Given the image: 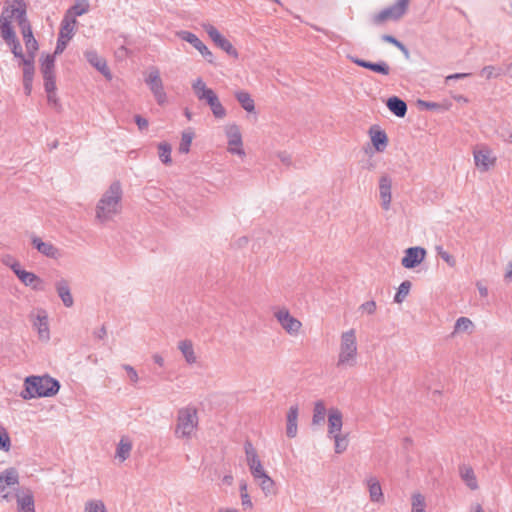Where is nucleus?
<instances>
[{
  "label": "nucleus",
  "instance_id": "obj_1",
  "mask_svg": "<svg viewBox=\"0 0 512 512\" xmlns=\"http://www.w3.org/2000/svg\"><path fill=\"white\" fill-rule=\"evenodd\" d=\"M0 39L14 57L36 56L39 45L27 18L24 0H5L0 14Z\"/></svg>",
  "mask_w": 512,
  "mask_h": 512
},
{
  "label": "nucleus",
  "instance_id": "obj_2",
  "mask_svg": "<svg viewBox=\"0 0 512 512\" xmlns=\"http://www.w3.org/2000/svg\"><path fill=\"white\" fill-rule=\"evenodd\" d=\"M123 190L119 181H114L102 194L95 208V219L106 224L113 221L122 211Z\"/></svg>",
  "mask_w": 512,
  "mask_h": 512
},
{
  "label": "nucleus",
  "instance_id": "obj_3",
  "mask_svg": "<svg viewBox=\"0 0 512 512\" xmlns=\"http://www.w3.org/2000/svg\"><path fill=\"white\" fill-rule=\"evenodd\" d=\"M198 411L194 406L188 405L178 410L174 435L177 439L190 440L198 430Z\"/></svg>",
  "mask_w": 512,
  "mask_h": 512
},
{
  "label": "nucleus",
  "instance_id": "obj_4",
  "mask_svg": "<svg viewBox=\"0 0 512 512\" xmlns=\"http://www.w3.org/2000/svg\"><path fill=\"white\" fill-rule=\"evenodd\" d=\"M358 347L356 331L350 329L342 332L336 366L338 368H352L357 365Z\"/></svg>",
  "mask_w": 512,
  "mask_h": 512
},
{
  "label": "nucleus",
  "instance_id": "obj_5",
  "mask_svg": "<svg viewBox=\"0 0 512 512\" xmlns=\"http://www.w3.org/2000/svg\"><path fill=\"white\" fill-rule=\"evenodd\" d=\"M192 89L199 101H204L211 109L212 114L217 119L226 117L227 112L220 102L215 91L207 87L202 78H197L192 83Z\"/></svg>",
  "mask_w": 512,
  "mask_h": 512
},
{
  "label": "nucleus",
  "instance_id": "obj_6",
  "mask_svg": "<svg viewBox=\"0 0 512 512\" xmlns=\"http://www.w3.org/2000/svg\"><path fill=\"white\" fill-rule=\"evenodd\" d=\"M410 0H397L393 5L375 14L372 21L375 25H381L389 20L397 21L407 12Z\"/></svg>",
  "mask_w": 512,
  "mask_h": 512
},
{
  "label": "nucleus",
  "instance_id": "obj_7",
  "mask_svg": "<svg viewBox=\"0 0 512 512\" xmlns=\"http://www.w3.org/2000/svg\"><path fill=\"white\" fill-rule=\"evenodd\" d=\"M145 83L151 90L156 102L164 105L167 102V95L164 90L163 81L160 77V71L156 67H151L146 74Z\"/></svg>",
  "mask_w": 512,
  "mask_h": 512
},
{
  "label": "nucleus",
  "instance_id": "obj_8",
  "mask_svg": "<svg viewBox=\"0 0 512 512\" xmlns=\"http://www.w3.org/2000/svg\"><path fill=\"white\" fill-rule=\"evenodd\" d=\"M29 319L38 333L39 340L48 342L50 340V329L47 311L37 308L29 314Z\"/></svg>",
  "mask_w": 512,
  "mask_h": 512
},
{
  "label": "nucleus",
  "instance_id": "obj_9",
  "mask_svg": "<svg viewBox=\"0 0 512 512\" xmlns=\"http://www.w3.org/2000/svg\"><path fill=\"white\" fill-rule=\"evenodd\" d=\"M474 163L481 172H487L496 164L497 157L491 148L486 145H480L473 150Z\"/></svg>",
  "mask_w": 512,
  "mask_h": 512
},
{
  "label": "nucleus",
  "instance_id": "obj_10",
  "mask_svg": "<svg viewBox=\"0 0 512 512\" xmlns=\"http://www.w3.org/2000/svg\"><path fill=\"white\" fill-rule=\"evenodd\" d=\"M274 317L281 327L291 336H297L302 328L300 320L292 316L288 309L280 308L274 312Z\"/></svg>",
  "mask_w": 512,
  "mask_h": 512
},
{
  "label": "nucleus",
  "instance_id": "obj_11",
  "mask_svg": "<svg viewBox=\"0 0 512 512\" xmlns=\"http://www.w3.org/2000/svg\"><path fill=\"white\" fill-rule=\"evenodd\" d=\"M75 24H76V19L74 17H70V16L66 15L63 18V20L61 22L59 36L57 39V44H56L54 54H61L65 50V48L68 44V41L74 35Z\"/></svg>",
  "mask_w": 512,
  "mask_h": 512
},
{
  "label": "nucleus",
  "instance_id": "obj_12",
  "mask_svg": "<svg viewBox=\"0 0 512 512\" xmlns=\"http://www.w3.org/2000/svg\"><path fill=\"white\" fill-rule=\"evenodd\" d=\"M225 133L228 139V152L231 154H237L241 157H244L245 151L243 149L242 135L238 125H227L225 128Z\"/></svg>",
  "mask_w": 512,
  "mask_h": 512
},
{
  "label": "nucleus",
  "instance_id": "obj_13",
  "mask_svg": "<svg viewBox=\"0 0 512 512\" xmlns=\"http://www.w3.org/2000/svg\"><path fill=\"white\" fill-rule=\"evenodd\" d=\"M244 450L246 455V462L253 479L266 473L267 471L264 469L262 461L260 460L257 451L251 442H246L244 444Z\"/></svg>",
  "mask_w": 512,
  "mask_h": 512
},
{
  "label": "nucleus",
  "instance_id": "obj_14",
  "mask_svg": "<svg viewBox=\"0 0 512 512\" xmlns=\"http://www.w3.org/2000/svg\"><path fill=\"white\" fill-rule=\"evenodd\" d=\"M178 36L180 39L190 43L195 49H197L209 63H213L214 56L212 52L195 34L189 31H180L178 32Z\"/></svg>",
  "mask_w": 512,
  "mask_h": 512
},
{
  "label": "nucleus",
  "instance_id": "obj_15",
  "mask_svg": "<svg viewBox=\"0 0 512 512\" xmlns=\"http://www.w3.org/2000/svg\"><path fill=\"white\" fill-rule=\"evenodd\" d=\"M426 256V250L422 247H410L405 250V255L401 260L403 267L412 269L419 265Z\"/></svg>",
  "mask_w": 512,
  "mask_h": 512
},
{
  "label": "nucleus",
  "instance_id": "obj_16",
  "mask_svg": "<svg viewBox=\"0 0 512 512\" xmlns=\"http://www.w3.org/2000/svg\"><path fill=\"white\" fill-rule=\"evenodd\" d=\"M392 179L388 175H382L379 179V194L381 199V206L384 210L390 209L392 200Z\"/></svg>",
  "mask_w": 512,
  "mask_h": 512
},
{
  "label": "nucleus",
  "instance_id": "obj_17",
  "mask_svg": "<svg viewBox=\"0 0 512 512\" xmlns=\"http://www.w3.org/2000/svg\"><path fill=\"white\" fill-rule=\"evenodd\" d=\"M32 245L41 254L46 257L57 259L60 257V251L51 242H44L38 236H32Z\"/></svg>",
  "mask_w": 512,
  "mask_h": 512
},
{
  "label": "nucleus",
  "instance_id": "obj_18",
  "mask_svg": "<svg viewBox=\"0 0 512 512\" xmlns=\"http://www.w3.org/2000/svg\"><path fill=\"white\" fill-rule=\"evenodd\" d=\"M343 426V416L339 409L331 408L328 411V437L340 434Z\"/></svg>",
  "mask_w": 512,
  "mask_h": 512
},
{
  "label": "nucleus",
  "instance_id": "obj_19",
  "mask_svg": "<svg viewBox=\"0 0 512 512\" xmlns=\"http://www.w3.org/2000/svg\"><path fill=\"white\" fill-rule=\"evenodd\" d=\"M369 136L373 147L377 152H383L388 145V137L384 130L373 125L369 129Z\"/></svg>",
  "mask_w": 512,
  "mask_h": 512
},
{
  "label": "nucleus",
  "instance_id": "obj_20",
  "mask_svg": "<svg viewBox=\"0 0 512 512\" xmlns=\"http://www.w3.org/2000/svg\"><path fill=\"white\" fill-rule=\"evenodd\" d=\"M87 61L102 73L108 80L112 78L111 72L107 67L106 60L100 57L95 50H87L85 52Z\"/></svg>",
  "mask_w": 512,
  "mask_h": 512
},
{
  "label": "nucleus",
  "instance_id": "obj_21",
  "mask_svg": "<svg viewBox=\"0 0 512 512\" xmlns=\"http://www.w3.org/2000/svg\"><path fill=\"white\" fill-rule=\"evenodd\" d=\"M15 274L19 280L26 286L34 290L41 291L44 289V282L36 274L26 270H15Z\"/></svg>",
  "mask_w": 512,
  "mask_h": 512
},
{
  "label": "nucleus",
  "instance_id": "obj_22",
  "mask_svg": "<svg viewBox=\"0 0 512 512\" xmlns=\"http://www.w3.org/2000/svg\"><path fill=\"white\" fill-rule=\"evenodd\" d=\"M365 483L368 488L371 502L379 504L384 503V494L379 480L374 476H370L365 480Z\"/></svg>",
  "mask_w": 512,
  "mask_h": 512
},
{
  "label": "nucleus",
  "instance_id": "obj_23",
  "mask_svg": "<svg viewBox=\"0 0 512 512\" xmlns=\"http://www.w3.org/2000/svg\"><path fill=\"white\" fill-rule=\"evenodd\" d=\"M352 62L356 65L369 69L375 73L382 74V75H389L390 73V66L385 61H379L377 63L369 62L360 58H351Z\"/></svg>",
  "mask_w": 512,
  "mask_h": 512
},
{
  "label": "nucleus",
  "instance_id": "obj_24",
  "mask_svg": "<svg viewBox=\"0 0 512 512\" xmlns=\"http://www.w3.org/2000/svg\"><path fill=\"white\" fill-rule=\"evenodd\" d=\"M55 289L57 291L58 296L62 300L65 307H72L74 304V299L70 291V286L67 280L60 279L55 283Z\"/></svg>",
  "mask_w": 512,
  "mask_h": 512
},
{
  "label": "nucleus",
  "instance_id": "obj_25",
  "mask_svg": "<svg viewBox=\"0 0 512 512\" xmlns=\"http://www.w3.org/2000/svg\"><path fill=\"white\" fill-rule=\"evenodd\" d=\"M255 482L258 484L262 492L265 496H273L277 493L276 483L275 481L268 475V473H264L258 477H256Z\"/></svg>",
  "mask_w": 512,
  "mask_h": 512
},
{
  "label": "nucleus",
  "instance_id": "obj_26",
  "mask_svg": "<svg viewBox=\"0 0 512 512\" xmlns=\"http://www.w3.org/2000/svg\"><path fill=\"white\" fill-rule=\"evenodd\" d=\"M459 474L464 483L471 489H478V482L474 470L469 465H461L459 467Z\"/></svg>",
  "mask_w": 512,
  "mask_h": 512
},
{
  "label": "nucleus",
  "instance_id": "obj_27",
  "mask_svg": "<svg viewBox=\"0 0 512 512\" xmlns=\"http://www.w3.org/2000/svg\"><path fill=\"white\" fill-rule=\"evenodd\" d=\"M19 482V475L15 468L10 467L0 473V489L3 491L7 486H14Z\"/></svg>",
  "mask_w": 512,
  "mask_h": 512
},
{
  "label": "nucleus",
  "instance_id": "obj_28",
  "mask_svg": "<svg viewBox=\"0 0 512 512\" xmlns=\"http://www.w3.org/2000/svg\"><path fill=\"white\" fill-rule=\"evenodd\" d=\"M298 419V408L297 406H291L287 413V425H286V434L289 438H294L298 432L297 426Z\"/></svg>",
  "mask_w": 512,
  "mask_h": 512
},
{
  "label": "nucleus",
  "instance_id": "obj_29",
  "mask_svg": "<svg viewBox=\"0 0 512 512\" xmlns=\"http://www.w3.org/2000/svg\"><path fill=\"white\" fill-rule=\"evenodd\" d=\"M16 58L19 59V64L23 65V81H33L35 74V57L22 56Z\"/></svg>",
  "mask_w": 512,
  "mask_h": 512
},
{
  "label": "nucleus",
  "instance_id": "obj_30",
  "mask_svg": "<svg viewBox=\"0 0 512 512\" xmlns=\"http://www.w3.org/2000/svg\"><path fill=\"white\" fill-rule=\"evenodd\" d=\"M178 349L182 353L185 361L188 364H194L197 361V356L194 351L193 343L191 340L185 339L178 343Z\"/></svg>",
  "mask_w": 512,
  "mask_h": 512
},
{
  "label": "nucleus",
  "instance_id": "obj_31",
  "mask_svg": "<svg viewBox=\"0 0 512 512\" xmlns=\"http://www.w3.org/2000/svg\"><path fill=\"white\" fill-rule=\"evenodd\" d=\"M388 109L397 117H404L407 112L406 103L397 96L390 97L386 103Z\"/></svg>",
  "mask_w": 512,
  "mask_h": 512
},
{
  "label": "nucleus",
  "instance_id": "obj_32",
  "mask_svg": "<svg viewBox=\"0 0 512 512\" xmlns=\"http://www.w3.org/2000/svg\"><path fill=\"white\" fill-rule=\"evenodd\" d=\"M132 450V442L128 437H122L117 445L116 458L124 462L129 458Z\"/></svg>",
  "mask_w": 512,
  "mask_h": 512
},
{
  "label": "nucleus",
  "instance_id": "obj_33",
  "mask_svg": "<svg viewBox=\"0 0 512 512\" xmlns=\"http://www.w3.org/2000/svg\"><path fill=\"white\" fill-rule=\"evenodd\" d=\"M235 98L245 111L249 113L255 112L254 100L252 99L251 95L248 92L237 91L235 92Z\"/></svg>",
  "mask_w": 512,
  "mask_h": 512
},
{
  "label": "nucleus",
  "instance_id": "obj_34",
  "mask_svg": "<svg viewBox=\"0 0 512 512\" xmlns=\"http://www.w3.org/2000/svg\"><path fill=\"white\" fill-rule=\"evenodd\" d=\"M19 512H35L34 499L31 494H24L17 498Z\"/></svg>",
  "mask_w": 512,
  "mask_h": 512
},
{
  "label": "nucleus",
  "instance_id": "obj_35",
  "mask_svg": "<svg viewBox=\"0 0 512 512\" xmlns=\"http://www.w3.org/2000/svg\"><path fill=\"white\" fill-rule=\"evenodd\" d=\"M326 407L323 401H317L314 406L312 423L314 425H320L324 422L326 417Z\"/></svg>",
  "mask_w": 512,
  "mask_h": 512
},
{
  "label": "nucleus",
  "instance_id": "obj_36",
  "mask_svg": "<svg viewBox=\"0 0 512 512\" xmlns=\"http://www.w3.org/2000/svg\"><path fill=\"white\" fill-rule=\"evenodd\" d=\"M171 151H172V147L169 143H167V142L159 143L158 156L163 164L170 165L172 163Z\"/></svg>",
  "mask_w": 512,
  "mask_h": 512
},
{
  "label": "nucleus",
  "instance_id": "obj_37",
  "mask_svg": "<svg viewBox=\"0 0 512 512\" xmlns=\"http://www.w3.org/2000/svg\"><path fill=\"white\" fill-rule=\"evenodd\" d=\"M55 55L56 54H48L42 60L40 70L43 76L55 75Z\"/></svg>",
  "mask_w": 512,
  "mask_h": 512
},
{
  "label": "nucleus",
  "instance_id": "obj_38",
  "mask_svg": "<svg viewBox=\"0 0 512 512\" xmlns=\"http://www.w3.org/2000/svg\"><path fill=\"white\" fill-rule=\"evenodd\" d=\"M60 384L59 381L48 374L42 376H28L24 379V384Z\"/></svg>",
  "mask_w": 512,
  "mask_h": 512
},
{
  "label": "nucleus",
  "instance_id": "obj_39",
  "mask_svg": "<svg viewBox=\"0 0 512 512\" xmlns=\"http://www.w3.org/2000/svg\"><path fill=\"white\" fill-rule=\"evenodd\" d=\"M411 512H426L425 497L421 493H414L412 495Z\"/></svg>",
  "mask_w": 512,
  "mask_h": 512
},
{
  "label": "nucleus",
  "instance_id": "obj_40",
  "mask_svg": "<svg viewBox=\"0 0 512 512\" xmlns=\"http://www.w3.org/2000/svg\"><path fill=\"white\" fill-rule=\"evenodd\" d=\"M83 512H107V509L102 500L91 499L85 502Z\"/></svg>",
  "mask_w": 512,
  "mask_h": 512
},
{
  "label": "nucleus",
  "instance_id": "obj_41",
  "mask_svg": "<svg viewBox=\"0 0 512 512\" xmlns=\"http://www.w3.org/2000/svg\"><path fill=\"white\" fill-rule=\"evenodd\" d=\"M89 10L88 0H76L75 4L68 10L67 15L72 13L74 16H81Z\"/></svg>",
  "mask_w": 512,
  "mask_h": 512
},
{
  "label": "nucleus",
  "instance_id": "obj_42",
  "mask_svg": "<svg viewBox=\"0 0 512 512\" xmlns=\"http://www.w3.org/2000/svg\"><path fill=\"white\" fill-rule=\"evenodd\" d=\"M410 289H411V282L406 280V281H403L400 286L398 287V290L394 296V302L400 304L402 303L405 298L407 297V295L409 294L410 292Z\"/></svg>",
  "mask_w": 512,
  "mask_h": 512
},
{
  "label": "nucleus",
  "instance_id": "obj_43",
  "mask_svg": "<svg viewBox=\"0 0 512 512\" xmlns=\"http://www.w3.org/2000/svg\"><path fill=\"white\" fill-rule=\"evenodd\" d=\"M331 439L334 440V449H335V453L337 454H341L343 453L344 451H346L347 447H348V438H347V435H342L341 433L340 434H337V435H334V436H331L330 437Z\"/></svg>",
  "mask_w": 512,
  "mask_h": 512
},
{
  "label": "nucleus",
  "instance_id": "obj_44",
  "mask_svg": "<svg viewBox=\"0 0 512 512\" xmlns=\"http://www.w3.org/2000/svg\"><path fill=\"white\" fill-rule=\"evenodd\" d=\"M220 49L224 50L228 55L233 56L234 58L238 57L237 50L233 47L231 42L226 39L224 36L221 37L216 43H214Z\"/></svg>",
  "mask_w": 512,
  "mask_h": 512
},
{
  "label": "nucleus",
  "instance_id": "obj_45",
  "mask_svg": "<svg viewBox=\"0 0 512 512\" xmlns=\"http://www.w3.org/2000/svg\"><path fill=\"white\" fill-rule=\"evenodd\" d=\"M473 327L472 321L467 317H460L456 320L454 333L465 332Z\"/></svg>",
  "mask_w": 512,
  "mask_h": 512
},
{
  "label": "nucleus",
  "instance_id": "obj_46",
  "mask_svg": "<svg viewBox=\"0 0 512 512\" xmlns=\"http://www.w3.org/2000/svg\"><path fill=\"white\" fill-rule=\"evenodd\" d=\"M193 139V133L191 132H183L181 137V142L179 145V152L180 153H188L190 150V146Z\"/></svg>",
  "mask_w": 512,
  "mask_h": 512
},
{
  "label": "nucleus",
  "instance_id": "obj_47",
  "mask_svg": "<svg viewBox=\"0 0 512 512\" xmlns=\"http://www.w3.org/2000/svg\"><path fill=\"white\" fill-rule=\"evenodd\" d=\"M60 386H46L45 388H37L35 394L37 397H51L58 393Z\"/></svg>",
  "mask_w": 512,
  "mask_h": 512
},
{
  "label": "nucleus",
  "instance_id": "obj_48",
  "mask_svg": "<svg viewBox=\"0 0 512 512\" xmlns=\"http://www.w3.org/2000/svg\"><path fill=\"white\" fill-rule=\"evenodd\" d=\"M202 28L214 43H216L221 37H223L221 33L217 30V28L209 23H203Z\"/></svg>",
  "mask_w": 512,
  "mask_h": 512
},
{
  "label": "nucleus",
  "instance_id": "obj_49",
  "mask_svg": "<svg viewBox=\"0 0 512 512\" xmlns=\"http://www.w3.org/2000/svg\"><path fill=\"white\" fill-rule=\"evenodd\" d=\"M481 75L485 76L487 79L496 78L501 75H504L503 70L500 68H495L494 66H485L481 70Z\"/></svg>",
  "mask_w": 512,
  "mask_h": 512
},
{
  "label": "nucleus",
  "instance_id": "obj_50",
  "mask_svg": "<svg viewBox=\"0 0 512 512\" xmlns=\"http://www.w3.org/2000/svg\"><path fill=\"white\" fill-rule=\"evenodd\" d=\"M11 448V440L7 431L0 427V449L8 452Z\"/></svg>",
  "mask_w": 512,
  "mask_h": 512
},
{
  "label": "nucleus",
  "instance_id": "obj_51",
  "mask_svg": "<svg viewBox=\"0 0 512 512\" xmlns=\"http://www.w3.org/2000/svg\"><path fill=\"white\" fill-rule=\"evenodd\" d=\"M437 255L441 257L442 260H444L450 267H455L456 260L455 258L445 251L441 246L436 247Z\"/></svg>",
  "mask_w": 512,
  "mask_h": 512
},
{
  "label": "nucleus",
  "instance_id": "obj_52",
  "mask_svg": "<svg viewBox=\"0 0 512 512\" xmlns=\"http://www.w3.org/2000/svg\"><path fill=\"white\" fill-rule=\"evenodd\" d=\"M45 387L46 386H25V388L20 392V396L25 400L37 398V396L35 394V390L37 388H45Z\"/></svg>",
  "mask_w": 512,
  "mask_h": 512
},
{
  "label": "nucleus",
  "instance_id": "obj_53",
  "mask_svg": "<svg viewBox=\"0 0 512 512\" xmlns=\"http://www.w3.org/2000/svg\"><path fill=\"white\" fill-rule=\"evenodd\" d=\"M382 40L384 42L393 44L394 46H396L399 50H401L404 53L408 52L405 45L403 43H401L400 41H398L394 36L385 34L382 36Z\"/></svg>",
  "mask_w": 512,
  "mask_h": 512
},
{
  "label": "nucleus",
  "instance_id": "obj_54",
  "mask_svg": "<svg viewBox=\"0 0 512 512\" xmlns=\"http://www.w3.org/2000/svg\"><path fill=\"white\" fill-rule=\"evenodd\" d=\"M45 92L56 91L55 75L43 76Z\"/></svg>",
  "mask_w": 512,
  "mask_h": 512
},
{
  "label": "nucleus",
  "instance_id": "obj_55",
  "mask_svg": "<svg viewBox=\"0 0 512 512\" xmlns=\"http://www.w3.org/2000/svg\"><path fill=\"white\" fill-rule=\"evenodd\" d=\"M122 368L126 371L129 381H131L133 383H136L139 381L138 373L131 365L124 364V365H122Z\"/></svg>",
  "mask_w": 512,
  "mask_h": 512
},
{
  "label": "nucleus",
  "instance_id": "obj_56",
  "mask_svg": "<svg viewBox=\"0 0 512 512\" xmlns=\"http://www.w3.org/2000/svg\"><path fill=\"white\" fill-rule=\"evenodd\" d=\"M376 308H377L376 302L371 300V301H367V302L363 303L362 305H360L359 310H361L362 312L367 313L369 315H372L375 313Z\"/></svg>",
  "mask_w": 512,
  "mask_h": 512
},
{
  "label": "nucleus",
  "instance_id": "obj_57",
  "mask_svg": "<svg viewBox=\"0 0 512 512\" xmlns=\"http://www.w3.org/2000/svg\"><path fill=\"white\" fill-rule=\"evenodd\" d=\"M47 93V101L49 105H52L55 108H60L59 99L57 97L56 91L46 92Z\"/></svg>",
  "mask_w": 512,
  "mask_h": 512
},
{
  "label": "nucleus",
  "instance_id": "obj_58",
  "mask_svg": "<svg viewBox=\"0 0 512 512\" xmlns=\"http://www.w3.org/2000/svg\"><path fill=\"white\" fill-rule=\"evenodd\" d=\"M277 157L286 166H290L292 164V156L286 151L278 152Z\"/></svg>",
  "mask_w": 512,
  "mask_h": 512
},
{
  "label": "nucleus",
  "instance_id": "obj_59",
  "mask_svg": "<svg viewBox=\"0 0 512 512\" xmlns=\"http://www.w3.org/2000/svg\"><path fill=\"white\" fill-rule=\"evenodd\" d=\"M241 497V504L244 509H252L253 503L251 501V498L248 493H243V495H240Z\"/></svg>",
  "mask_w": 512,
  "mask_h": 512
},
{
  "label": "nucleus",
  "instance_id": "obj_60",
  "mask_svg": "<svg viewBox=\"0 0 512 512\" xmlns=\"http://www.w3.org/2000/svg\"><path fill=\"white\" fill-rule=\"evenodd\" d=\"M135 122L140 130H144L148 127L147 119L143 118L140 115L135 116Z\"/></svg>",
  "mask_w": 512,
  "mask_h": 512
},
{
  "label": "nucleus",
  "instance_id": "obj_61",
  "mask_svg": "<svg viewBox=\"0 0 512 512\" xmlns=\"http://www.w3.org/2000/svg\"><path fill=\"white\" fill-rule=\"evenodd\" d=\"M93 335L94 337L98 338V339H104L107 335V330H106V327L104 325H102L99 329L95 330L93 332Z\"/></svg>",
  "mask_w": 512,
  "mask_h": 512
},
{
  "label": "nucleus",
  "instance_id": "obj_62",
  "mask_svg": "<svg viewBox=\"0 0 512 512\" xmlns=\"http://www.w3.org/2000/svg\"><path fill=\"white\" fill-rule=\"evenodd\" d=\"M469 76H470L469 73H455V74H451V75H448L446 77V82H448L450 80L464 79V78L469 77Z\"/></svg>",
  "mask_w": 512,
  "mask_h": 512
},
{
  "label": "nucleus",
  "instance_id": "obj_63",
  "mask_svg": "<svg viewBox=\"0 0 512 512\" xmlns=\"http://www.w3.org/2000/svg\"><path fill=\"white\" fill-rule=\"evenodd\" d=\"M152 360L159 367H163L164 366L165 360H164V357L161 354H159V353L153 354L152 355Z\"/></svg>",
  "mask_w": 512,
  "mask_h": 512
},
{
  "label": "nucleus",
  "instance_id": "obj_64",
  "mask_svg": "<svg viewBox=\"0 0 512 512\" xmlns=\"http://www.w3.org/2000/svg\"><path fill=\"white\" fill-rule=\"evenodd\" d=\"M504 279L507 282H511L512 281V259L507 264V268H506V273L504 275Z\"/></svg>",
  "mask_w": 512,
  "mask_h": 512
}]
</instances>
